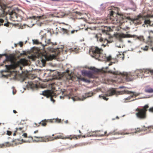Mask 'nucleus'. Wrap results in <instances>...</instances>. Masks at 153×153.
I'll return each instance as SVG.
<instances>
[{
	"mask_svg": "<svg viewBox=\"0 0 153 153\" xmlns=\"http://www.w3.org/2000/svg\"><path fill=\"white\" fill-rule=\"evenodd\" d=\"M110 28H109L108 30L107 28H105L104 29H102V33L97 34L96 37L97 38V40L102 43V46H103L104 47H105L107 46H108V43H109L112 42V41H110L108 40L106 37L105 36H108L109 35V31Z\"/></svg>",
	"mask_w": 153,
	"mask_h": 153,
	"instance_id": "obj_1",
	"label": "nucleus"
},
{
	"mask_svg": "<svg viewBox=\"0 0 153 153\" xmlns=\"http://www.w3.org/2000/svg\"><path fill=\"white\" fill-rule=\"evenodd\" d=\"M110 20L111 22L114 24H121L124 22V20L125 19V17L123 15H120L117 13L113 11L110 12Z\"/></svg>",
	"mask_w": 153,
	"mask_h": 153,
	"instance_id": "obj_2",
	"label": "nucleus"
},
{
	"mask_svg": "<svg viewBox=\"0 0 153 153\" xmlns=\"http://www.w3.org/2000/svg\"><path fill=\"white\" fill-rule=\"evenodd\" d=\"M149 108L148 105H146L142 108H137L136 110V115L140 120L145 119L146 117V112Z\"/></svg>",
	"mask_w": 153,
	"mask_h": 153,
	"instance_id": "obj_3",
	"label": "nucleus"
},
{
	"mask_svg": "<svg viewBox=\"0 0 153 153\" xmlns=\"http://www.w3.org/2000/svg\"><path fill=\"white\" fill-rule=\"evenodd\" d=\"M107 131H103L102 130L97 131H95V137H103L105 135L108 136L110 135H124L125 134H128L129 133H125L123 132L117 131V130H115L112 131L107 134H106Z\"/></svg>",
	"mask_w": 153,
	"mask_h": 153,
	"instance_id": "obj_4",
	"label": "nucleus"
},
{
	"mask_svg": "<svg viewBox=\"0 0 153 153\" xmlns=\"http://www.w3.org/2000/svg\"><path fill=\"white\" fill-rule=\"evenodd\" d=\"M102 51L101 48H99L97 47L93 46L89 50V53L92 57L100 60L101 56L103 55L102 53Z\"/></svg>",
	"mask_w": 153,
	"mask_h": 153,
	"instance_id": "obj_5",
	"label": "nucleus"
},
{
	"mask_svg": "<svg viewBox=\"0 0 153 153\" xmlns=\"http://www.w3.org/2000/svg\"><path fill=\"white\" fill-rule=\"evenodd\" d=\"M27 63V61L25 59H21L19 61L17 62L16 63H15L13 64H11L9 65H5V66L7 70L4 71L5 72H7L11 69H14L17 66H19L20 64L25 65H26Z\"/></svg>",
	"mask_w": 153,
	"mask_h": 153,
	"instance_id": "obj_6",
	"label": "nucleus"
},
{
	"mask_svg": "<svg viewBox=\"0 0 153 153\" xmlns=\"http://www.w3.org/2000/svg\"><path fill=\"white\" fill-rule=\"evenodd\" d=\"M63 133H59V135L55 136L53 137H52L51 136H49V138L50 137H51V139H49V141H52L54 140H57L59 139H70V140H72L73 138H75L76 139H77V137L79 138H80L81 136V135H79L76 137L75 135L73 136L70 135V136H66L65 137H64L63 136Z\"/></svg>",
	"mask_w": 153,
	"mask_h": 153,
	"instance_id": "obj_7",
	"label": "nucleus"
},
{
	"mask_svg": "<svg viewBox=\"0 0 153 153\" xmlns=\"http://www.w3.org/2000/svg\"><path fill=\"white\" fill-rule=\"evenodd\" d=\"M61 120L60 119H51L49 120H42L41 122L38 123L36 124L35 123L34 124L36 126L35 127H38L40 125L43 126H45L47 125V123L50 122V123H60Z\"/></svg>",
	"mask_w": 153,
	"mask_h": 153,
	"instance_id": "obj_8",
	"label": "nucleus"
},
{
	"mask_svg": "<svg viewBox=\"0 0 153 153\" xmlns=\"http://www.w3.org/2000/svg\"><path fill=\"white\" fill-rule=\"evenodd\" d=\"M126 81H129L137 78V75L134 74V73H123V74Z\"/></svg>",
	"mask_w": 153,
	"mask_h": 153,
	"instance_id": "obj_9",
	"label": "nucleus"
},
{
	"mask_svg": "<svg viewBox=\"0 0 153 153\" xmlns=\"http://www.w3.org/2000/svg\"><path fill=\"white\" fill-rule=\"evenodd\" d=\"M151 129H153V126H150L147 127H145L144 126H143L141 128H135L134 133H137L146 131L150 132L151 131Z\"/></svg>",
	"mask_w": 153,
	"mask_h": 153,
	"instance_id": "obj_10",
	"label": "nucleus"
},
{
	"mask_svg": "<svg viewBox=\"0 0 153 153\" xmlns=\"http://www.w3.org/2000/svg\"><path fill=\"white\" fill-rule=\"evenodd\" d=\"M6 57V59L3 61L4 64H6L9 62H10L11 63L14 62V60L15 59L14 56L12 54H10L7 55V54L4 55Z\"/></svg>",
	"mask_w": 153,
	"mask_h": 153,
	"instance_id": "obj_11",
	"label": "nucleus"
},
{
	"mask_svg": "<svg viewBox=\"0 0 153 153\" xmlns=\"http://www.w3.org/2000/svg\"><path fill=\"white\" fill-rule=\"evenodd\" d=\"M8 13L10 15V20L13 21H17L18 14L16 13L15 10L11 11H9Z\"/></svg>",
	"mask_w": 153,
	"mask_h": 153,
	"instance_id": "obj_12",
	"label": "nucleus"
},
{
	"mask_svg": "<svg viewBox=\"0 0 153 153\" xmlns=\"http://www.w3.org/2000/svg\"><path fill=\"white\" fill-rule=\"evenodd\" d=\"M125 92L128 94H131V93L133 94L132 95L124 99V102H127L134 101L135 100H130L131 98L133 97L134 96H135V97H136L138 95V94H135V92H133L128 91H125Z\"/></svg>",
	"mask_w": 153,
	"mask_h": 153,
	"instance_id": "obj_13",
	"label": "nucleus"
},
{
	"mask_svg": "<svg viewBox=\"0 0 153 153\" xmlns=\"http://www.w3.org/2000/svg\"><path fill=\"white\" fill-rule=\"evenodd\" d=\"M53 92L51 90H46L42 91V94L47 97H50L51 101L54 102L55 100L52 98L53 95Z\"/></svg>",
	"mask_w": 153,
	"mask_h": 153,
	"instance_id": "obj_14",
	"label": "nucleus"
},
{
	"mask_svg": "<svg viewBox=\"0 0 153 153\" xmlns=\"http://www.w3.org/2000/svg\"><path fill=\"white\" fill-rule=\"evenodd\" d=\"M46 35L45 34L41 36V39L43 41H44L45 42V44H44L43 42L42 45L43 46H46L47 45L51 44L53 45H56V43H55L54 44L53 43L51 42L50 39H46Z\"/></svg>",
	"mask_w": 153,
	"mask_h": 153,
	"instance_id": "obj_15",
	"label": "nucleus"
},
{
	"mask_svg": "<svg viewBox=\"0 0 153 153\" xmlns=\"http://www.w3.org/2000/svg\"><path fill=\"white\" fill-rule=\"evenodd\" d=\"M62 23L63 24L66 25V27L65 28H61V31L65 33L68 34L69 32L71 31V30L72 29V27L70 25L66 24L65 23L63 22Z\"/></svg>",
	"mask_w": 153,
	"mask_h": 153,
	"instance_id": "obj_16",
	"label": "nucleus"
},
{
	"mask_svg": "<svg viewBox=\"0 0 153 153\" xmlns=\"http://www.w3.org/2000/svg\"><path fill=\"white\" fill-rule=\"evenodd\" d=\"M34 137L35 138L39 139L38 141L40 142H47L49 141V139H51L50 137L49 138L48 136L43 137L35 136Z\"/></svg>",
	"mask_w": 153,
	"mask_h": 153,
	"instance_id": "obj_17",
	"label": "nucleus"
},
{
	"mask_svg": "<svg viewBox=\"0 0 153 153\" xmlns=\"http://www.w3.org/2000/svg\"><path fill=\"white\" fill-rule=\"evenodd\" d=\"M82 74L89 78H94L95 77L94 72L91 71H85L82 72Z\"/></svg>",
	"mask_w": 153,
	"mask_h": 153,
	"instance_id": "obj_18",
	"label": "nucleus"
},
{
	"mask_svg": "<svg viewBox=\"0 0 153 153\" xmlns=\"http://www.w3.org/2000/svg\"><path fill=\"white\" fill-rule=\"evenodd\" d=\"M142 19V16L140 15H139L133 19V22L135 24L139 25L141 23V20Z\"/></svg>",
	"mask_w": 153,
	"mask_h": 153,
	"instance_id": "obj_19",
	"label": "nucleus"
},
{
	"mask_svg": "<svg viewBox=\"0 0 153 153\" xmlns=\"http://www.w3.org/2000/svg\"><path fill=\"white\" fill-rule=\"evenodd\" d=\"M115 36L118 39H120L122 38H128L130 36V35L129 34H125L124 33H118L116 34L115 35Z\"/></svg>",
	"mask_w": 153,
	"mask_h": 153,
	"instance_id": "obj_20",
	"label": "nucleus"
},
{
	"mask_svg": "<svg viewBox=\"0 0 153 153\" xmlns=\"http://www.w3.org/2000/svg\"><path fill=\"white\" fill-rule=\"evenodd\" d=\"M116 91L115 89L112 88L108 90L105 94L106 96H112L116 94Z\"/></svg>",
	"mask_w": 153,
	"mask_h": 153,
	"instance_id": "obj_21",
	"label": "nucleus"
},
{
	"mask_svg": "<svg viewBox=\"0 0 153 153\" xmlns=\"http://www.w3.org/2000/svg\"><path fill=\"white\" fill-rule=\"evenodd\" d=\"M143 76L147 77V74H149V73L153 75V70H151L148 69H143Z\"/></svg>",
	"mask_w": 153,
	"mask_h": 153,
	"instance_id": "obj_22",
	"label": "nucleus"
},
{
	"mask_svg": "<svg viewBox=\"0 0 153 153\" xmlns=\"http://www.w3.org/2000/svg\"><path fill=\"white\" fill-rule=\"evenodd\" d=\"M143 70H138L135 71L134 72V74L137 75V78L143 77Z\"/></svg>",
	"mask_w": 153,
	"mask_h": 153,
	"instance_id": "obj_23",
	"label": "nucleus"
},
{
	"mask_svg": "<svg viewBox=\"0 0 153 153\" xmlns=\"http://www.w3.org/2000/svg\"><path fill=\"white\" fill-rule=\"evenodd\" d=\"M95 131H91L88 132L86 134L82 136V137H90L91 136L95 137Z\"/></svg>",
	"mask_w": 153,
	"mask_h": 153,
	"instance_id": "obj_24",
	"label": "nucleus"
},
{
	"mask_svg": "<svg viewBox=\"0 0 153 153\" xmlns=\"http://www.w3.org/2000/svg\"><path fill=\"white\" fill-rule=\"evenodd\" d=\"M111 59V56H109L108 57L105 56L103 54V55L101 56L99 60H104L108 61H110Z\"/></svg>",
	"mask_w": 153,
	"mask_h": 153,
	"instance_id": "obj_25",
	"label": "nucleus"
},
{
	"mask_svg": "<svg viewBox=\"0 0 153 153\" xmlns=\"http://www.w3.org/2000/svg\"><path fill=\"white\" fill-rule=\"evenodd\" d=\"M13 144L10 143L9 142H6L4 143L0 144V148H3L4 147H9L13 146Z\"/></svg>",
	"mask_w": 153,
	"mask_h": 153,
	"instance_id": "obj_26",
	"label": "nucleus"
},
{
	"mask_svg": "<svg viewBox=\"0 0 153 153\" xmlns=\"http://www.w3.org/2000/svg\"><path fill=\"white\" fill-rule=\"evenodd\" d=\"M93 93L91 92L86 93L85 96H83V99L82 100H85L86 98L91 97L93 95Z\"/></svg>",
	"mask_w": 153,
	"mask_h": 153,
	"instance_id": "obj_27",
	"label": "nucleus"
},
{
	"mask_svg": "<svg viewBox=\"0 0 153 153\" xmlns=\"http://www.w3.org/2000/svg\"><path fill=\"white\" fill-rule=\"evenodd\" d=\"M23 127H19V128H16V131H17V133L20 134L24 131L23 130Z\"/></svg>",
	"mask_w": 153,
	"mask_h": 153,
	"instance_id": "obj_28",
	"label": "nucleus"
},
{
	"mask_svg": "<svg viewBox=\"0 0 153 153\" xmlns=\"http://www.w3.org/2000/svg\"><path fill=\"white\" fill-rule=\"evenodd\" d=\"M118 58H121V60H123L124 59L125 56L124 54L123 53L119 54L117 55Z\"/></svg>",
	"mask_w": 153,
	"mask_h": 153,
	"instance_id": "obj_29",
	"label": "nucleus"
},
{
	"mask_svg": "<svg viewBox=\"0 0 153 153\" xmlns=\"http://www.w3.org/2000/svg\"><path fill=\"white\" fill-rule=\"evenodd\" d=\"M33 44H42V43H43V42H39L38 40L37 39L33 40Z\"/></svg>",
	"mask_w": 153,
	"mask_h": 153,
	"instance_id": "obj_30",
	"label": "nucleus"
},
{
	"mask_svg": "<svg viewBox=\"0 0 153 153\" xmlns=\"http://www.w3.org/2000/svg\"><path fill=\"white\" fill-rule=\"evenodd\" d=\"M90 69L92 70L94 72L98 73L99 72V70L94 67H91Z\"/></svg>",
	"mask_w": 153,
	"mask_h": 153,
	"instance_id": "obj_31",
	"label": "nucleus"
},
{
	"mask_svg": "<svg viewBox=\"0 0 153 153\" xmlns=\"http://www.w3.org/2000/svg\"><path fill=\"white\" fill-rule=\"evenodd\" d=\"M144 22L145 24H149L150 25H151V22L149 19L145 20Z\"/></svg>",
	"mask_w": 153,
	"mask_h": 153,
	"instance_id": "obj_32",
	"label": "nucleus"
},
{
	"mask_svg": "<svg viewBox=\"0 0 153 153\" xmlns=\"http://www.w3.org/2000/svg\"><path fill=\"white\" fill-rule=\"evenodd\" d=\"M22 136L24 137H28V138H30L31 140H32L33 139V138L32 137L30 136L27 137V134L26 133H25L24 134H23L22 135Z\"/></svg>",
	"mask_w": 153,
	"mask_h": 153,
	"instance_id": "obj_33",
	"label": "nucleus"
},
{
	"mask_svg": "<svg viewBox=\"0 0 153 153\" xmlns=\"http://www.w3.org/2000/svg\"><path fill=\"white\" fill-rule=\"evenodd\" d=\"M99 97L100 98H102V99H103L104 100H106V101L108 100V98H106L105 95H100L99 96Z\"/></svg>",
	"mask_w": 153,
	"mask_h": 153,
	"instance_id": "obj_34",
	"label": "nucleus"
},
{
	"mask_svg": "<svg viewBox=\"0 0 153 153\" xmlns=\"http://www.w3.org/2000/svg\"><path fill=\"white\" fill-rule=\"evenodd\" d=\"M81 79L82 81L86 82H90V81L89 80L85 79V78H81Z\"/></svg>",
	"mask_w": 153,
	"mask_h": 153,
	"instance_id": "obj_35",
	"label": "nucleus"
},
{
	"mask_svg": "<svg viewBox=\"0 0 153 153\" xmlns=\"http://www.w3.org/2000/svg\"><path fill=\"white\" fill-rule=\"evenodd\" d=\"M45 57L46 60H52L53 58H54V57H55V56H50L49 57V58L48 59L47 58V56H45Z\"/></svg>",
	"mask_w": 153,
	"mask_h": 153,
	"instance_id": "obj_36",
	"label": "nucleus"
},
{
	"mask_svg": "<svg viewBox=\"0 0 153 153\" xmlns=\"http://www.w3.org/2000/svg\"><path fill=\"white\" fill-rule=\"evenodd\" d=\"M146 92L148 93H152L153 92V89L152 88L149 89L147 90Z\"/></svg>",
	"mask_w": 153,
	"mask_h": 153,
	"instance_id": "obj_37",
	"label": "nucleus"
},
{
	"mask_svg": "<svg viewBox=\"0 0 153 153\" xmlns=\"http://www.w3.org/2000/svg\"><path fill=\"white\" fill-rule=\"evenodd\" d=\"M148 46H146L145 47L142 48V49L144 51H146L148 50Z\"/></svg>",
	"mask_w": 153,
	"mask_h": 153,
	"instance_id": "obj_38",
	"label": "nucleus"
},
{
	"mask_svg": "<svg viewBox=\"0 0 153 153\" xmlns=\"http://www.w3.org/2000/svg\"><path fill=\"white\" fill-rule=\"evenodd\" d=\"M12 132L11 131H7V134L8 135H11L12 134Z\"/></svg>",
	"mask_w": 153,
	"mask_h": 153,
	"instance_id": "obj_39",
	"label": "nucleus"
},
{
	"mask_svg": "<svg viewBox=\"0 0 153 153\" xmlns=\"http://www.w3.org/2000/svg\"><path fill=\"white\" fill-rule=\"evenodd\" d=\"M108 72L109 73H110L114 74H118L116 72H112L111 71H108Z\"/></svg>",
	"mask_w": 153,
	"mask_h": 153,
	"instance_id": "obj_40",
	"label": "nucleus"
},
{
	"mask_svg": "<svg viewBox=\"0 0 153 153\" xmlns=\"http://www.w3.org/2000/svg\"><path fill=\"white\" fill-rule=\"evenodd\" d=\"M149 111L153 113V107L150 108L149 109Z\"/></svg>",
	"mask_w": 153,
	"mask_h": 153,
	"instance_id": "obj_41",
	"label": "nucleus"
},
{
	"mask_svg": "<svg viewBox=\"0 0 153 153\" xmlns=\"http://www.w3.org/2000/svg\"><path fill=\"white\" fill-rule=\"evenodd\" d=\"M41 61L43 64H45L46 62V61L43 59H42Z\"/></svg>",
	"mask_w": 153,
	"mask_h": 153,
	"instance_id": "obj_42",
	"label": "nucleus"
},
{
	"mask_svg": "<svg viewBox=\"0 0 153 153\" xmlns=\"http://www.w3.org/2000/svg\"><path fill=\"white\" fill-rule=\"evenodd\" d=\"M71 34H73L75 32H77V30H71Z\"/></svg>",
	"mask_w": 153,
	"mask_h": 153,
	"instance_id": "obj_43",
	"label": "nucleus"
},
{
	"mask_svg": "<svg viewBox=\"0 0 153 153\" xmlns=\"http://www.w3.org/2000/svg\"><path fill=\"white\" fill-rule=\"evenodd\" d=\"M19 44L21 47H22L23 46V42H19Z\"/></svg>",
	"mask_w": 153,
	"mask_h": 153,
	"instance_id": "obj_44",
	"label": "nucleus"
},
{
	"mask_svg": "<svg viewBox=\"0 0 153 153\" xmlns=\"http://www.w3.org/2000/svg\"><path fill=\"white\" fill-rule=\"evenodd\" d=\"M4 22V21L3 19H0V23H2L3 22Z\"/></svg>",
	"mask_w": 153,
	"mask_h": 153,
	"instance_id": "obj_45",
	"label": "nucleus"
},
{
	"mask_svg": "<svg viewBox=\"0 0 153 153\" xmlns=\"http://www.w3.org/2000/svg\"><path fill=\"white\" fill-rule=\"evenodd\" d=\"M16 133L18 134L17 133V131H16V130L14 131V132L13 134V135L14 136H15L16 135Z\"/></svg>",
	"mask_w": 153,
	"mask_h": 153,
	"instance_id": "obj_46",
	"label": "nucleus"
},
{
	"mask_svg": "<svg viewBox=\"0 0 153 153\" xmlns=\"http://www.w3.org/2000/svg\"><path fill=\"white\" fill-rule=\"evenodd\" d=\"M4 26L8 27L9 26V24L8 23H5L4 24Z\"/></svg>",
	"mask_w": 153,
	"mask_h": 153,
	"instance_id": "obj_47",
	"label": "nucleus"
},
{
	"mask_svg": "<svg viewBox=\"0 0 153 153\" xmlns=\"http://www.w3.org/2000/svg\"><path fill=\"white\" fill-rule=\"evenodd\" d=\"M29 18L30 19H35V16H33L32 17H29Z\"/></svg>",
	"mask_w": 153,
	"mask_h": 153,
	"instance_id": "obj_48",
	"label": "nucleus"
},
{
	"mask_svg": "<svg viewBox=\"0 0 153 153\" xmlns=\"http://www.w3.org/2000/svg\"><path fill=\"white\" fill-rule=\"evenodd\" d=\"M114 63V62H110V63H109V66H110V65H112V64H113Z\"/></svg>",
	"mask_w": 153,
	"mask_h": 153,
	"instance_id": "obj_49",
	"label": "nucleus"
},
{
	"mask_svg": "<svg viewBox=\"0 0 153 153\" xmlns=\"http://www.w3.org/2000/svg\"><path fill=\"white\" fill-rule=\"evenodd\" d=\"M149 33H153V31L152 30H149Z\"/></svg>",
	"mask_w": 153,
	"mask_h": 153,
	"instance_id": "obj_50",
	"label": "nucleus"
},
{
	"mask_svg": "<svg viewBox=\"0 0 153 153\" xmlns=\"http://www.w3.org/2000/svg\"><path fill=\"white\" fill-rule=\"evenodd\" d=\"M13 112L15 113V114H16V113H17V112L15 110H13Z\"/></svg>",
	"mask_w": 153,
	"mask_h": 153,
	"instance_id": "obj_51",
	"label": "nucleus"
},
{
	"mask_svg": "<svg viewBox=\"0 0 153 153\" xmlns=\"http://www.w3.org/2000/svg\"><path fill=\"white\" fill-rule=\"evenodd\" d=\"M38 132V130H37L34 131V133H36Z\"/></svg>",
	"mask_w": 153,
	"mask_h": 153,
	"instance_id": "obj_52",
	"label": "nucleus"
},
{
	"mask_svg": "<svg viewBox=\"0 0 153 153\" xmlns=\"http://www.w3.org/2000/svg\"><path fill=\"white\" fill-rule=\"evenodd\" d=\"M2 76H4L5 77H7V75H4V74H2Z\"/></svg>",
	"mask_w": 153,
	"mask_h": 153,
	"instance_id": "obj_53",
	"label": "nucleus"
},
{
	"mask_svg": "<svg viewBox=\"0 0 153 153\" xmlns=\"http://www.w3.org/2000/svg\"><path fill=\"white\" fill-rule=\"evenodd\" d=\"M60 98L61 99H63L64 98V96H60Z\"/></svg>",
	"mask_w": 153,
	"mask_h": 153,
	"instance_id": "obj_54",
	"label": "nucleus"
},
{
	"mask_svg": "<svg viewBox=\"0 0 153 153\" xmlns=\"http://www.w3.org/2000/svg\"><path fill=\"white\" fill-rule=\"evenodd\" d=\"M150 41V43H152V40L150 39H149V40L148 41V42H149V41Z\"/></svg>",
	"mask_w": 153,
	"mask_h": 153,
	"instance_id": "obj_55",
	"label": "nucleus"
},
{
	"mask_svg": "<svg viewBox=\"0 0 153 153\" xmlns=\"http://www.w3.org/2000/svg\"><path fill=\"white\" fill-rule=\"evenodd\" d=\"M71 98H72V99L74 101L75 100H74V97H72Z\"/></svg>",
	"mask_w": 153,
	"mask_h": 153,
	"instance_id": "obj_56",
	"label": "nucleus"
},
{
	"mask_svg": "<svg viewBox=\"0 0 153 153\" xmlns=\"http://www.w3.org/2000/svg\"><path fill=\"white\" fill-rule=\"evenodd\" d=\"M124 87H123V86H122V87H119V88H124Z\"/></svg>",
	"mask_w": 153,
	"mask_h": 153,
	"instance_id": "obj_57",
	"label": "nucleus"
},
{
	"mask_svg": "<svg viewBox=\"0 0 153 153\" xmlns=\"http://www.w3.org/2000/svg\"><path fill=\"white\" fill-rule=\"evenodd\" d=\"M15 142V140H13L12 141V142Z\"/></svg>",
	"mask_w": 153,
	"mask_h": 153,
	"instance_id": "obj_58",
	"label": "nucleus"
},
{
	"mask_svg": "<svg viewBox=\"0 0 153 153\" xmlns=\"http://www.w3.org/2000/svg\"><path fill=\"white\" fill-rule=\"evenodd\" d=\"M15 47H17V44H15Z\"/></svg>",
	"mask_w": 153,
	"mask_h": 153,
	"instance_id": "obj_59",
	"label": "nucleus"
},
{
	"mask_svg": "<svg viewBox=\"0 0 153 153\" xmlns=\"http://www.w3.org/2000/svg\"><path fill=\"white\" fill-rule=\"evenodd\" d=\"M0 65L1 66H2L3 65V64L2 63H1V64H0Z\"/></svg>",
	"mask_w": 153,
	"mask_h": 153,
	"instance_id": "obj_60",
	"label": "nucleus"
},
{
	"mask_svg": "<svg viewBox=\"0 0 153 153\" xmlns=\"http://www.w3.org/2000/svg\"><path fill=\"white\" fill-rule=\"evenodd\" d=\"M69 72V70H67V73H68V72Z\"/></svg>",
	"mask_w": 153,
	"mask_h": 153,
	"instance_id": "obj_61",
	"label": "nucleus"
},
{
	"mask_svg": "<svg viewBox=\"0 0 153 153\" xmlns=\"http://www.w3.org/2000/svg\"><path fill=\"white\" fill-rule=\"evenodd\" d=\"M13 94H15V93L14 92V91H13Z\"/></svg>",
	"mask_w": 153,
	"mask_h": 153,
	"instance_id": "obj_62",
	"label": "nucleus"
},
{
	"mask_svg": "<svg viewBox=\"0 0 153 153\" xmlns=\"http://www.w3.org/2000/svg\"><path fill=\"white\" fill-rule=\"evenodd\" d=\"M79 132L80 133H81V131H80V130H79Z\"/></svg>",
	"mask_w": 153,
	"mask_h": 153,
	"instance_id": "obj_63",
	"label": "nucleus"
},
{
	"mask_svg": "<svg viewBox=\"0 0 153 153\" xmlns=\"http://www.w3.org/2000/svg\"><path fill=\"white\" fill-rule=\"evenodd\" d=\"M152 51H153V47L152 48Z\"/></svg>",
	"mask_w": 153,
	"mask_h": 153,
	"instance_id": "obj_64",
	"label": "nucleus"
}]
</instances>
